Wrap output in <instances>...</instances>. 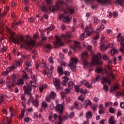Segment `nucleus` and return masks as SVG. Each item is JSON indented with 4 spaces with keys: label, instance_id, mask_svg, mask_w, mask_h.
<instances>
[{
    "label": "nucleus",
    "instance_id": "obj_1",
    "mask_svg": "<svg viewBox=\"0 0 124 124\" xmlns=\"http://www.w3.org/2000/svg\"><path fill=\"white\" fill-rule=\"evenodd\" d=\"M46 2L47 4V7L45 6H42L41 7V10L44 12H48V11H55L56 10H62L63 11L64 14L60 15L59 16L60 19H63V23H69L71 18L69 17L68 15H72L75 12V10L70 7L71 5L69 3H65L63 1L61 0L56 3V5L53 6L52 5L53 3V0H46Z\"/></svg>",
    "mask_w": 124,
    "mask_h": 124
},
{
    "label": "nucleus",
    "instance_id": "obj_2",
    "mask_svg": "<svg viewBox=\"0 0 124 124\" xmlns=\"http://www.w3.org/2000/svg\"><path fill=\"white\" fill-rule=\"evenodd\" d=\"M88 58H89L88 52L85 51L81 54L80 62L82 63L83 68H87L88 67L94 65V64H100L101 65L99 62V60L101 59L100 53H98L96 55H94L93 57V61L91 63L88 61Z\"/></svg>",
    "mask_w": 124,
    "mask_h": 124
},
{
    "label": "nucleus",
    "instance_id": "obj_3",
    "mask_svg": "<svg viewBox=\"0 0 124 124\" xmlns=\"http://www.w3.org/2000/svg\"><path fill=\"white\" fill-rule=\"evenodd\" d=\"M55 37L56 41L53 42V44L55 46L54 48H59L60 46H63V44L62 43V37H63L64 39H66V38H70V37H71V33H69L65 36L62 35L60 37H59L56 35Z\"/></svg>",
    "mask_w": 124,
    "mask_h": 124
},
{
    "label": "nucleus",
    "instance_id": "obj_4",
    "mask_svg": "<svg viewBox=\"0 0 124 124\" xmlns=\"http://www.w3.org/2000/svg\"><path fill=\"white\" fill-rule=\"evenodd\" d=\"M26 38H27V40H24L23 37H21L20 41L21 42H24V43L25 44V46H27V48L28 50L31 51V49H32V47L33 46H34V41L31 40V39L29 36H27Z\"/></svg>",
    "mask_w": 124,
    "mask_h": 124
},
{
    "label": "nucleus",
    "instance_id": "obj_5",
    "mask_svg": "<svg viewBox=\"0 0 124 124\" xmlns=\"http://www.w3.org/2000/svg\"><path fill=\"white\" fill-rule=\"evenodd\" d=\"M7 31L9 32L10 34V38L9 39L12 41V42H14L15 44H18V43H20V40H19L17 38H16L14 37V34H13L12 32L11 31H10V29H7Z\"/></svg>",
    "mask_w": 124,
    "mask_h": 124
},
{
    "label": "nucleus",
    "instance_id": "obj_6",
    "mask_svg": "<svg viewBox=\"0 0 124 124\" xmlns=\"http://www.w3.org/2000/svg\"><path fill=\"white\" fill-rule=\"evenodd\" d=\"M77 62H78V59L72 58L68 64V66L70 67L71 69H72L73 71H74V70L76 69V66L74 65V63L76 64L77 63Z\"/></svg>",
    "mask_w": 124,
    "mask_h": 124
},
{
    "label": "nucleus",
    "instance_id": "obj_7",
    "mask_svg": "<svg viewBox=\"0 0 124 124\" xmlns=\"http://www.w3.org/2000/svg\"><path fill=\"white\" fill-rule=\"evenodd\" d=\"M93 0H85V2L86 3L91 2V1H93ZM98 3H100L102 5H104L106 6L107 4H109L111 3V0H96Z\"/></svg>",
    "mask_w": 124,
    "mask_h": 124
},
{
    "label": "nucleus",
    "instance_id": "obj_8",
    "mask_svg": "<svg viewBox=\"0 0 124 124\" xmlns=\"http://www.w3.org/2000/svg\"><path fill=\"white\" fill-rule=\"evenodd\" d=\"M15 85H16V80H11L10 79L8 78H7L6 85L9 90H12V89H11L12 87H15Z\"/></svg>",
    "mask_w": 124,
    "mask_h": 124
},
{
    "label": "nucleus",
    "instance_id": "obj_9",
    "mask_svg": "<svg viewBox=\"0 0 124 124\" xmlns=\"http://www.w3.org/2000/svg\"><path fill=\"white\" fill-rule=\"evenodd\" d=\"M16 66L17 65L13 64L11 67H9L6 71L3 72L2 75L3 76H5V75H8V73H9L11 70H14V69H16Z\"/></svg>",
    "mask_w": 124,
    "mask_h": 124
},
{
    "label": "nucleus",
    "instance_id": "obj_10",
    "mask_svg": "<svg viewBox=\"0 0 124 124\" xmlns=\"http://www.w3.org/2000/svg\"><path fill=\"white\" fill-rule=\"evenodd\" d=\"M54 85L56 88V90H60L61 87V80L58 78H55L53 80Z\"/></svg>",
    "mask_w": 124,
    "mask_h": 124
},
{
    "label": "nucleus",
    "instance_id": "obj_11",
    "mask_svg": "<svg viewBox=\"0 0 124 124\" xmlns=\"http://www.w3.org/2000/svg\"><path fill=\"white\" fill-rule=\"evenodd\" d=\"M53 118L55 120V121H57V119H59V122H58L57 124H63L62 123V121H63V119H62V115L60 114L59 116H58V114L55 113L54 114Z\"/></svg>",
    "mask_w": 124,
    "mask_h": 124
},
{
    "label": "nucleus",
    "instance_id": "obj_12",
    "mask_svg": "<svg viewBox=\"0 0 124 124\" xmlns=\"http://www.w3.org/2000/svg\"><path fill=\"white\" fill-rule=\"evenodd\" d=\"M119 41L120 42V44L121 46V47H120V51L122 52L123 54L124 55V36H120L119 38H118Z\"/></svg>",
    "mask_w": 124,
    "mask_h": 124
},
{
    "label": "nucleus",
    "instance_id": "obj_13",
    "mask_svg": "<svg viewBox=\"0 0 124 124\" xmlns=\"http://www.w3.org/2000/svg\"><path fill=\"white\" fill-rule=\"evenodd\" d=\"M63 106L64 104H58L55 107L56 111H58L60 113V115H62V112H63Z\"/></svg>",
    "mask_w": 124,
    "mask_h": 124
},
{
    "label": "nucleus",
    "instance_id": "obj_14",
    "mask_svg": "<svg viewBox=\"0 0 124 124\" xmlns=\"http://www.w3.org/2000/svg\"><path fill=\"white\" fill-rule=\"evenodd\" d=\"M55 97H56V93L52 91L51 92L50 94L46 97V100L47 101V102H51V100L52 99H54Z\"/></svg>",
    "mask_w": 124,
    "mask_h": 124
},
{
    "label": "nucleus",
    "instance_id": "obj_15",
    "mask_svg": "<svg viewBox=\"0 0 124 124\" xmlns=\"http://www.w3.org/2000/svg\"><path fill=\"white\" fill-rule=\"evenodd\" d=\"M90 27L86 26V28H85V32H87V35L88 36H90V35H91V34H92L93 33V29H92V24H90L89 25Z\"/></svg>",
    "mask_w": 124,
    "mask_h": 124
},
{
    "label": "nucleus",
    "instance_id": "obj_16",
    "mask_svg": "<svg viewBox=\"0 0 124 124\" xmlns=\"http://www.w3.org/2000/svg\"><path fill=\"white\" fill-rule=\"evenodd\" d=\"M23 90H24L26 93H28L29 95H31V90H32V89L31 85H28L27 86H24L23 87Z\"/></svg>",
    "mask_w": 124,
    "mask_h": 124
},
{
    "label": "nucleus",
    "instance_id": "obj_17",
    "mask_svg": "<svg viewBox=\"0 0 124 124\" xmlns=\"http://www.w3.org/2000/svg\"><path fill=\"white\" fill-rule=\"evenodd\" d=\"M108 47H109V48H112V47H113V44H108V46H106V45H105L104 44H102V45L100 47V49L102 51H106Z\"/></svg>",
    "mask_w": 124,
    "mask_h": 124
},
{
    "label": "nucleus",
    "instance_id": "obj_18",
    "mask_svg": "<svg viewBox=\"0 0 124 124\" xmlns=\"http://www.w3.org/2000/svg\"><path fill=\"white\" fill-rule=\"evenodd\" d=\"M71 49L73 50H76V49H81V45L80 43L77 41L74 42V46H70Z\"/></svg>",
    "mask_w": 124,
    "mask_h": 124
},
{
    "label": "nucleus",
    "instance_id": "obj_19",
    "mask_svg": "<svg viewBox=\"0 0 124 124\" xmlns=\"http://www.w3.org/2000/svg\"><path fill=\"white\" fill-rule=\"evenodd\" d=\"M80 85H83L84 86H86L87 88L91 89L92 88V86L89 84V82L86 80H83V81L80 83Z\"/></svg>",
    "mask_w": 124,
    "mask_h": 124
},
{
    "label": "nucleus",
    "instance_id": "obj_20",
    "mask_svg": "<svg viewBox=\"0 0 124 124\" xmlns=\"http://www.w3.org/2000/svg\"><path fill=\"white\" fill-rule=\"evenodd\" d=\"M62 78L63 79L62 84L63 86H65L66 83L69 81V78L65 76L62 77Z\"/></svg>",
    "mask_w": 124,
    "mask_h": 124
},
{
    "label": "nucleus",
    "instance_id": "obj_21",
    "mask_svg": "<svg viewBox=\"0 0 124 124\" xmlns=\"http://www.w3.org/2000/svg\"><path fill=\"white\" fill-rule=\"evenodd\" d=\"M93 20V23L94 25H97L98 24V22H99V20L98 19V17H96L95 16H94L92 17Z\"/></svg>",
    "mask_w": 124,
    "mask_h": 124
},
{
    "label": "nucleus",
    "instance_id": "obj_22",
    "mask_svg": "<svg viewBox=\"0 0 124 124\" xmlns=\"http://www.w3.org/2000/svg\"><path fill=\"white\" fill-rule=\"evenodd\" d=\"M105 111H104V108L103 107V105H100L99 106V114H104Z\"/></svg>",
    "mask_w": 124,
    "mask_h": 124
},
{
    "label": "nucleus",
    "instance_id": "obj_23",
    "mask_svg": "<svg viewBox=\"0 0 124 124\" xmlns=\"http://www.w3.org/2000/svg\"><path fill=\"white\" fill-rule=\"evenodd\" d=\"M86 117L87 120H89V119H91V118L93 117V113L92 111H88L86 114Z\"/></svg>",
    "mask_w": 124,
    "mask_h": 124
},
{
    "label": "nucleus",
    "instance_id": "obj_24",
    "mask_svg": "<svg viewBox=\"0 0 124 124\" xmlns=\"http://www.w3.org/2000/svg\"><path fill=\"white\" fill-rule=\"evenodd\" d=\"M102 79L104 83H108L109 85L111 84V81H110V78L109 77L103 78Z\"/></svg>",
    "mask_w": 124,
    "mask_h": 124
},
{
    "label": "nucleus",
    "instance_id": "obj_25",
    "mask_svg": "<svg viewBox=\"0 0 124 124\" xmlns=\"http://www.w3.org/2000/svg\"><path fill=\"white\" fill-rule=\"evenodd\" d=\"M58 71L60 75H62L63 74V69L62 66H59L58 68Z\"/></svg>",
    "mask_w": 124,
    "mask_h": 124
},
{
    "label": "nucleus",
    "instance_id": "obj_26",
    "mask_svg": "<svg viewBox=\"0 0 124 124\" xmlns=\"http://www.w3.org/2000/svg\"><path fill=\"white\" fill-rule=\"evenodd\" d=\"M108 124H116V122L114 121V116H111L108 120Z\"/></svg>",
    "mask_w": 124,
    "mask_h": 124
},
{
    "label": "nucleus",
    "instance_id": "obj_27",
    "mask_svg": "<svg viewBox=\"0 0 124 124\" xmlns=\"http://www.w3.org/2000/svg\"><path fill=\"white\" fill-rule=\"evenodd\" d=\"M85 108H87V107H88V105H92V101H91V100H87L86 101H85Z\"/></svg>",
    "mask_w": 124,
    "mask_h": 124
},
{
    "label": "nucleus",
    "instance_id": "obj_28",
    "mask_svg": "<svg viewBox=\"0 0 124 124\" xmlns=\"http://www.w3.org/2000/svg\"><path fill=\"white\" fill-rule=\"evenodd\" d=\"M51 48H52V46H51V45L47 44L46 45V48L45 50V52H46V53L50 52V49H51Z\"/></svg>",
    "mask_w": 124,
    "mask_h": 124
},
{
    "label": "nucleus",
    "instance_id": "obj_29",
    "mask_svg": "<svg viewBox=\"0 0 124 124\" xmlns=\"http://www.w3.org/2000/svg\"><path fill=\"white\" fill-rule=\"evenodd\" d=\"M116 2L117 4L122 6L124 4V0H116Z\"/></svg>",
    "mask_w": 124,
    "mask_h": 124
},
{
    "label": "nucleus",
    "instance_id": "obj_30",
    "mask_svg": "<svg viewBox=\"0 0 124 124\" xmlns=\"http://www.w3.org/2000/svg\"><path fill=\"white\" fill-rule=\"evenodd\" d=\"M110 52L111 54V56H114V55L117 53V50L114 47L112 48L110 51Z\"/></svg>",
    "mask_w": 124,
    "mask_h": 124
},
{
    "label": "nucleus",
    "instance_id": "obj_31",
    "mask_svg": "<svg viewBox=\"0 0 124 124\" xmlns=\"http://www.w3.org/2000/svg\"><path fill=\"white\" fill-rule=\"evenodd\" d=\"M30 83L32 87H33L34 88H36V87H37V84H36L35 81H32L31 80Z\"/></svg>",
    "mask_w": 124,
    "mask_h": 124
},
{
    "label": "nucleus",
    "instance_id": "obj_32",
    "mask_svg": "<svg viewBox=\"0 0 124 124\" xmlns=\"http://www.w3.org/2000/svg\"><path fill=\"white\" fill-rule=\"evenodd\" d=\"M16 84V85H24V80L22 79H18Z\"/></svg>",
    "mask_w": 124,
    "mask_h": 124
},
{
    "label": "nucleus",
    "instance_id": "obj_33",
    "mask_svg": "<svg viewBox=\"0 0 124 124\" xmlns=\"http://www.w3.org/2000/svg\"><path fill=\"white\" fill-rule=\"evenodd\" d=\"M99 38V35L97 34L95 36V37H94L92 39L93 42V43H95L97 41V39Z\"/></svg>",
    "mask_w": 124,
    "mask_h": 124
},
{
    "label": "nucleus",
    "instance_id": "obj_34",
    "mask_svg": "<svg viewBox=\"0 0 124 124\" xmlns=\"http://www.w3.org/2000/svg\"><path fill=\"white\" fill-rule=\"evenodd\" d=\"M68 86L69 89H72V87H73V86H74L73 81L69 82L68 83Z\"/></svg>",
    "mask_w": 124,
    "mask_h": 124
},
{
    "label": "nucleus",
    "instance_id": "obj_35",
    "mask_svg": "<svg viewBox=\"0 0 124 124\" xmlns=\"http://www.w3.org/2000/svg\"><path fill=\"white\" fill-rule=\"evenodd\" d=\"M41 37L42 40H47V37L44 36V33H43V32L41 33Z\"/></svg>",
    "mask_w": 124,
    "mask_h": 124
},
{
    "label": "nucleus",
    "instance_id": "obj_36",
    "mask_svg": "<svg viewBox=\"0 0 124 124\" xmlns=\"http://www.w3.org/2000/svg\"><path fill=\"white\" fill-rule=\"evenodd\" d=\"M95 72L96 73H100V72H102V68L101 67L98 68L95 70Z\"/></svg>",
    "mask_w": 124,
    "mask_h": 124
},
{
    "label": "nucleus",
    "instance_id": "obj_37",
    "mask_svg": "<svg viewBox=\"0 0 124 124\" xmlns=\"http://www.w3.org/2000/svg\"><path fill=\"white\" fill-rule=\"evenodd\" d=\"M38 103H39V102H38V100H35L34 101H32V104L35 106H38Z\"/></svg>",
    "mask_w": 124,
    "mask_h": 124
},
{
    "label": "nucleus",
    "instance_id": "obj_38",
    "mask_svg": "<svg viewBox=\"0 0 124 124\" xmlns=\"http://www.w3.org/2000/svg\"><path fill=\"white\" fill-rule=\"evenodd\" d=\"M109 111L112 114H114V113H115V108H112V107L109 108Z\"/></svg>",
    "mask_w": 124,
    "mask_h": 124
},
{
    "label": "nucleus",
    "instance_id": "obj_39",
    "mask_svg": "<svg viewBox=\"0 0 124 124\" xmlns=\"http://www.w3.org/2000/svg\"><path fill=\"white\" fill-rule=\"evenodd\" d=\"M78 99L80 101H84V100H85V97L83 95H80L78 97Z\"/></svg>",
    "mask_w": 124,
    "mask_h": 124
},
{
    "label": "nucleus",
    "instance_id": "obj_40",
    "mask_svg": "<svg viewBox=\"0 0 124 124\" xmlns=\"http://www.w3.org/2000/svg\"><path fill=\"white\" fill-rule=\"evenodd\" d=\"M103 90H104V91H106V92H108L109 90V88L108 87V86L105 84H104Z\"/></svg>",
    "mask_w": 124,
    "mask_h": 124
},
{
    "label": "nucleus",
    "instance_id": "obj_41",
    "mask_svg": "<svg viewBox=\"0 0 124 124\" xmlns=\"http://www.w3.org/2000/svg\"><path fill=\"white\" fill-rule=\"evenodd\" d=\"M4 98V95H1L0 96V104H1L2 103V101H3V99Z\"/></svg>",
    "mask_w": 124,
    "mask_h": 124
},
{
    "label": "nucleus",
    "instance_id": "obj_42",
    "mask_svg": "<svg viewBox=\"0 0 124 124\" xmlns=\"http://www.w3.org/2000/svg\"><path fill=\"white\" fill-rule=\"evenodd\" d=\"M21 23H22V22H16V24L13 23L12 25V27L13 28H14L16 26V25H17V26H19V25H20L21 24Z\"/></svg>",
    "mask_w": 124,
    "mask_h": 124
},
{
    "label": "nucleus",
    "instance_id": "obj_43",
    "mask_svg": "<svg viewBox=\"0 0 124 124\" xmlns=\"http://www.w3.org/2000/svg\"><path fill=\"white\" fill-rule=\"evenodd\" d=\"M96 108H97V104H94L92 106V108L93 110V111H95Z\"/></svg>",
    "mask_w": 124,
    "mask_h": 124
},
{
    "label": "nucleus",
    "instance_id": "obj_44",
    "mask_svg": "<svg viewBox=\"0 0 124 124\" xmlns=\"http://www.w3.org/2000/svg\"><path fill=\"white\" fill-rule=\"evenodd\" d=\"M75 91L77 93H80V89H79V86L78 85L75 86Z\"/></svg>",
    "mask_w": 124,
    "mask_h": 124
},
{
    "label": "nucleus",
    "instance_id": "obj_45",
    "mask_svg": "<svg viewBox=\"0 0 124 124\" xmlns=\"http://www.w3.org/2000/svg\"><path fill=\"white\" fill-rule=\"evenodd\" d=\"M100 79V76H98L96 78H95V79H94L93 80L92 83H95V82H97V81H98V80H99Z\"/></svg>",
    "mask_w": 124,
    "mask_h": 124
},
{
    "label": "nucleus",
    "instance_id": "obj_46",
    "mask_svg": "<svg viewBox=\"0 0 124 124\" xmlns=\"http://www.w3.org/2000/svg\"><path fill=\"white\" fill-rule=\"evenodd\" d=\"M54 29V26L53 25L50 26V27H48L46 28L47 31H53V29Z\"/></svg>",
    "mask_w": 124,
    "mask_h": 124
},
{
    "label": "nucleus",
    "instance_id": "obj_47",
    "mask_svg": "<svg viewBox=\"0 0 124 124\" xmlns=\"http://www.w3.org/2000/svg\"><path fill=\"white\" fill-rule=\"evenodd\" d=\"M42 106L43 108H46L47 107V103L46 102H43L42 104Z\"/></svg>",
    "mask_w": 124,
    "mask_h": 124
},
{
    "label": "nucleus",
    "instance_id": "obj_48",
    "mask_svg": "<svg viewBox=\"0 0 124 124\" xmlns=\"http://www.w3.org/2000/svg\"><path fill=\"white\" fill-rule=\"evenodd\" d=\"M16 66H20L22 65V62L20 61H16Z\"/></svg>",
    "mask_w": 124,
    "mask_h": 124
},
{
    "label": "nucleus",
    "instance_id": "obj_49",
    "mask_svg": "<svg viewBox=\"0 0 124 124\" xmlns=\"http://www.w3.org/2000/svg\"><path fill=\"white\" fill-rule=\"evenodd\" d=\"M74 104L76 109H79V106H78L79 105V104L78 103V102H75Z\"/></svg>",
    "mask_w": 124,
    "mask_h": 124
},
{
    "label": "nucleus",
    "instance_id": "obj_50",
    "mask_svg": "<svg viewBox=\"0 0 124 124\" xmlns=\"http://www.w3.org/2000/svg\"><path fill=\"white\" fill-rule=\"evenodd\" d=\"M34 20H35L34 17H31L30 18H29L28 19V21L30 23H31V22H33V21H34Z\"/></svg>",
    "mask_w": 124,
    "mask_h": 124
},
{
    "label": "nucleus",
    "instance_id": "obj_51",
    "mask_svg": "<svg viewBox=\"0 0 124 124\" xmlns=\"http://www.w3.org/2000/svg\"><path fill=\"white\" fill-rule=\"evenodd\" d=\"M53 118V112L50 113L49 116L48 117L49 121H51Z\"/></svg>",
    "mask_w": 124,
    "mask_h": 124
},
{
    "label": "nucleus",
    "instance_id": "obj_52",
    "mask_svg": "<svg viewBox=\"0 0 124 124\" xmlns=\"http://www.w3.org/2000/svg\"><path fill=\"white\" fill-rule=\"evenodd\" d=\"M103 58L104 60H105L106 61H108V56H107L106 55V54H104L103 56Z\"/></svg>",
    "mask_w": 124,
    "mask_h": 124
},
{
    "label": "nucleus",
    "instance_id": "obj_53",
    "mask_svg": "<svg viewBox=\"0 0 124 124\" xmlns=\"http://www.w3.org/2000/svg\"><path fill=\"white\" fill-rule=\"evenodd\" d=\"M31 78L33 81H36V79H35V76L34 75H31Z\"/></svg>",
    "mask_w": 124,
    "mask_h": 124
},
{
    "label": "nucleus",
    "instance_id": "obj_54",
    "mask_svg": "<svg viewBox=\"0 0 124 124\" xmlns=\"http://www.w3.org/2000/svg\"><path fill=\"white\" fill-rule=\"evenodd\" d=\"M54 69V67L53 66H50V69H48V72L49 73H51L52 72V71Z\"/></svg>",
    "mask_w": 124,
    "mask_h": 124
},
{
    "label": "nucleus",
    "instance_id": "obj_55",
    "mask_svg": "<svg viewBox=\"0 0 124 124\" xmlns=\"http://www.w3.org/2000/svg\"><path fill=\"white\" fill-rule=\"evenodd\" d=\"M80 38L82 40H84V38H85V33H83L80 35Z\"/></svg>",
    "mask_w": 124,
    "mask_h": 124
},
{
    "label": "nucleus",
    "instance_id": "obj_56",
    "mask_svg": "<svg viewBox=\"0 0 124 124\" xmlns=\"http://www.w3.org/2000/svg\"><path fill=\"white\" fill-rule=\"evenodd\" d=\"M61 94L62 96V98H63V99L64 98V97H65V96H66L65 93L64 92H62L61 93Z\"/></svg>",
    "mask_w": 124,
    "mask_h": 124
},
{
    "label": "nucleus",
    "instance_id": "obj_57",
    "mask_svg": "<svg viewBox=\"0 0 124 124\" xmlns=\"http://www.w3.org/2000/svg\"><path fill=\"white\" fill-rule=\"evenodd\" d=\"M110 91H111V93H115V92L116 91V88H115V87H112L110 89Z\"/></svg>",
    "mask_w": 124,
    "mask_h": 124
},
{
    "label": "nucleus",
    "instance_id": "obj_58",
    "mask_svg": "<svg viewBox=\"0 0 124 124\" xmlns=\"http://www.w3.org/2000/svg\"><path fill=\"white\" fill-rule=\"evenodd\" d=\"M48 61L50 62V63H53L54 62V61H53V59H52L51 57H50L48 58Z\"/></svg>",
    "mask_w": 124,
    "mask_h": 124
},
{
    "label": "nucleus",
    "instance_id": "obj_59",
    "mask_svg": "<svg viewBox=\"0 0 124 124\" xmlns=\"http://www.w3.org/2000/svg\"><path fill=\"white\" fill-rule=\"evenodd\" d=\"M70 75V73L69 72L66 71L64 72V75H65L66 76H69V75Z\"/></svg>",
    "mask_w": 124,
    "mask_h": 124
},
{
    "label": "nucleus",
    "instance_id": "obj_60",
    "mask_svg": "<svg viewBox=\"0 0 124 124\" xmlns=\"http://www.w3.org/2000/svg\"><path fill=\"white\" fill-rule=\"evenodd\" d=\"M24 114H25V110H22L21 111V115L20 116V118H23L24 117Z\"/></svg>",
    "mask_w": 124,
    "mask_h": 124
},
{
    "label": "nucleus",
    "instance_id": "obj_61",
    "mask_svg": "<svg viewBox=\"0 0 124 124\" xmlns=\"http://www.w3.org/2000/svg\"><path fill=\"white\" fill-rule=\"evenodd\" d=\"M73 116H74V112H72L69 115V118L70 119H71V118H72V117H73Z\"/></svg>",
    "mask_w": 124,
    "mask_h": 124
},
{
    "label": "nucleus",
    "instance_id": "obj_62",
    "mask_svg": "<svg viewBox=\"0 0 124 124\" xmlns=\"http://www.w3.org/2000/svg\"><path fill=\"white\" fill-rule=\"evenodd\" d=\"M104 29V25H103V24H102L101 26H100V27L99 28V29L100 30V31H102V30H103Z\"/></svg>",
    "mask_w": 124,
    "mask_h": 124
},
{
    "label": "nucleus",
    "instance_id": "obj_63",
    "mask_svg": "<svg viewBox=\"0 0 124 124\" xmlns=\"http://www.w3.org/2000/svg\"><path fill=\"white\" fill-rule=\"evenodd\" d=\"M27 66H31V63L30 62H26Z\"/></svg>",
    "mask_w": 124,
    "mask_h": 124
},
{
    "label": "nucleus",
    "instance_id": "obj_64",
    "mask_svg": "<svg viewBox=\"0 0 124 124\" xmlns=\"http://www.w3.org/2000/svg\"><path fill=\"white\" fill-rule=\"evenodd\" d=\"M120 107L121 108H124V102H122L121 103H120Z\"/></svg>",
    "mask_w": 124,
    "mask_h": 124
}]
</instances>
